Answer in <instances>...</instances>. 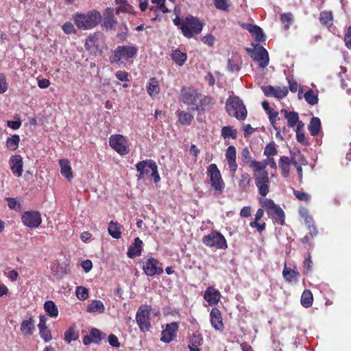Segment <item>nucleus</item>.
Here are the masks:
<instances>
[{
	"mask_svg": "<svg viewBox=\"0 0 351 351\" xmlns=\"http://www.w3.org/2000/svg\"><path fill=\"white\" fill-rule=\"evenodd\" d=\"M76 27L80 29H91L99 25L101 21V15L99 12L92 10L86 12H77L72 16Z\"/></svg>",
	"mask_w": 351,
	"mask_h": 351,
	"instance_id": "1",
	"label": "nucleus"
},
{
	"mask_svg": "<svg viewBox=\"0 0 351 351\" xmlns=\"http://www.w3.org/2000/svg\"><path fill=\"white\" fill-rule=\"evenodd\" d=\"M227 112L231 117L238 119L243 120L247 116V110L243 105L242 100L237 96H230L226 104Z\"/></svg>",
	"mask_w": 351,
	"mask_h": 351,
	"instance_id": "2",
	"label": "nucleus"
},
{
	"mask_svg": "<svg viewBox=\"0 0 351 351\" xmlns=\"http://www.w3.org/2000/svg\"><path fill=\"white\" fill-rule=\"evenodd\" d=\"M204 23L193 16H186L183 20L180 29L184 36L191 38L195 34H199Z\"/></svg>",
	"mask_w": 351,
	"mask_h": 351,
	"instance_id": "3",
	"label": "nucleus"
},
{
	"mask_svg": "<svg viewBox=\"0 0 351 351\" xmlns=\"http://www.w3.org/2000/svg\"><path fill=\"white\" fill-rule=\"evenodd\" d=\"M152 307L145 306L140 307L136 314V321L142 332H148L151 328L150 312Z\"/></svg>",
	"mask_w": 351,
	"mask_h": 351,
	"instance_id": "4",
	"label": "nucleus"
},
{
	"mask_svg": "<svg viewBox=\"0 0 351 351\" xmlns=\"http://www.w3.org/2000/svg\"><path fill=\"white\" fill-rule=\"evenodd\" d=\"M207 173L210 177L212 187L219 194L221 193L224 189V182L217 166L215 164L210 165Z\"/></svg>",
	"mask_w": 351,
	"mask_h": 351,
	"instance_id": "5",
	"label": "nucleus"
},
{
	"mask_svg": "<svg viewBox=\"0 0 351 351\" xmlns=\"http://www.w3.org/2000/svg\"><path fill=\"white\" fill-rule=\"evenodd\" d=\"M203 243L208 247H215L216 249H225L227 247L225 237L218 232H212L204 237Z\"/></svg>",
	"mask_w": 351,
	"mask_h": 351,
	"instance_id": "6",
	"label": "nucleus"
},
{
	"mask_svg": "<svg viewBox=\"0 0 351 351\" xmlns=\"http://www.w3.org/2000/svg\"><path fill=\"white\" fill-rule=\"evenodd\" d=\"M251 52V57L253 60L257 62L261 68L266 67L269 64V55L267 50L262 46L256 45L252 50L247 49Z\"/></svg>",
	"mask_w": 351,
	"mask_h": 351,
	"instance_id": "7",
	"label": "nucleus"
},
{
	"mask_svg": "<svg viewBox=\"0 0 351 351\" xmlns=\"http://www.w3.org/2000/svg\"><path fill=\"white\" fill-rule=\"evenodd\" d=\"M109 145L121 155H125L130 151L127 140L121 134L112 135L109 139Z\"/></svg>",
	"mask_w": 351,
	"mask_h": 351,
	"instance_id": "8",
	"label": "nucleus"
},
{
	"mask_svg": "<svg viewBox=\"0 0 351 351\" xmlns=\"http://www.w3.org/2000/svg\"><path fill=\"white\" fill-rule=\"evenodd\" d=\"M253 176L259 194L263 197H265L269 191L268 173L267 171H262L261 173H254Z\"/></svg>",
	"mask_w": 351,
	"mask_h": 351,
	"instance_id": "9",
	"label": "nucleus"
},
{
	"mask_svg": "<svg viewBox=\"0 0 351 351\" xmlns=\"http://www.w3.org/2000/svg\"><path fill=\"white\" fill-rule=\"evenodd\" d=\"M143 269L146 275L154 276V275H160L163 273L162 263L157 259L150 257L144 263Z\"/></svg>",
	"mask_w": 351,
	"mask_h": 351,
	"instance_id": "10",
	"label": "nucleus"
},
{
	"mask_svg": "<svg viewBox=\"0 0 351 351\" xmlns=\"http://www.w3.org/2000/svg\"><path fill=\"white\" fill-rule=\"evenodd\" d=\"M137 48L134 46H119L114 51L113 62H119L122 58H130L137 53Z\"/></svg>",
	"mask_w": 351,
	"mask_h": 351,
	"instance_id": "11",
	"label": "nucleus"
},
{
	"mask_svg": "<svg viewBox=\"0 0 351 351\" xmlns=\"http://www.w3.org/2000/svg\"><path fill=\"white\" fill-rule=\"evenodd\" d=\"M22 221L29 228H36L42 221L40 213L38 211H26L22 216Z\"/></svg>",
	"mask_w": 351,
	"mask_h": 351,
	"instance_id": "12",
	"label": "nucleus"
},
{
	"mask_svg": "<svg viewBox=\"0 0 351 351\" xmlns=\"http://www.w3.org/2000/svg\"><path fill=\"white\" fill-rule=\"evenodd\" d=\"M261 90L266 97H274L277 99H282L288 94V90L286 87L263 86Z\"/></svg>",
	"mask_w": 351,
	"mask_h": 351,
	"instance_id": "13",
	"label": "nucleus"
},
{
	"mask_svg": "<svg viewBox=\"0 0 351 351\" xmlns=\"http://www.w3.org/2000/svg\"><path fill=\"white\" fill-rule=\"evenodd\" d=\"M178 329V324L177 322L167 324L165 328L162 331L160 341L164 343H169L173 341L176 335Z\"/></svg>",
	"mask_w": 351,
	"mask_h": 351,
	"instance_id": "14",
	"label": "nucleus"
},
{
	"mask_svg": "<svg viewBox=\"0 0 351 351\" xmlns=\"http://www.w3.org/2000/svg\"><path fill=\"white\" fill-rule=\"evenodd\" d=\"M236 156L237 151L235 147L233 145L228 147L226 152V158L232 177L235 175L238 167L236 162Z\"/></svg>",
	"mask_w": 351,
	"mask_h": 351,
	"instance_id": "15",
	"label": "nucleus"
},
{
	"mask_svg": "<svg viewBox=\"0 0 351 351\" xmlns=\"http://www.w3.org/2000/svg\"><path fill=\"white\" fill-rule=\"evenodd\" d=\"M210 317L212 326L217 330H222L223 324L220 311L217 308H213L210 311Z\"/></svg>",
	"mask_w": 351,
	"mask_h": 351,
	"instance_id": "16",
	"label": "nucleus"
},
{
	"mask_svg": "<svg viewBox=\"0 0 351 351\" xmlns=\"http://www.w3.org/2000/svg\"><path fill=\"white\" fill-rule=\"evenodd\" d=\"M299 276V271L296 267L292 269L288 267L287 263H285L282 276L287 282L289 283H296L298 282Z\"/></svg>",
	"mask_w": 351,
	"mask_h": 351,
	"instance_id": "17",
	"label": "nucleus"
},
{
	"mask_svg": "<svg viewBox=\"0 0 351 351\" xmlns=\"http://www.w3.org/2000/svg\"><path fill=\"white\" fill-rule=\"evenodd\" d=\"M10 169L13 173L20 177L23 173V160L19 155L13 156L10 158Z\"/></svg>",
	"mask_w": 351,
	"mask_h": 351,
	"instance_id": "18",
	"label": "nucleus"
},
{
	"mask_svg": "<svg viewBox=\"0 0 351 351\" xmlns=\"http://www.w3.org/2000/svg\"><path fill=\"white\" fill-rule=\"evenodd\" d=\"M220 293L213 287H209L205 291L204 298L209 305H215L218 303L220 299Z\"/></svg>",
	"mask_w": 351,
	"mask_h": 351,
	"instance_id": "19",
	"label": "nucleus"
},
{
	"mask_svg": "<svg viewBox=\"0 0 351 351\" xmlns=\"http://www.w3.org/2000/svg\"><path fill=\"white\" fill-rule=\"evenodd\" d=\"M199 94L196 90H183L181 95L182 101L187 105H196Z\"/></svg>",
	"mask_w": 351,
	"mask_h": 351,
	"instance_id": "20",
	"label": "nucleus"
},
{
	"mask_svg": "<svg viewBox=\"0 0 351 351\" xmlns=\"http://www.w3.org/2000/svg\"><path fill=\"white\" fill-rule=\"evenodd\" d=\"M269 217H271L274 221L278 224L282 225L285 222V215L282 209L278 205L271 211H267Z\"/></svg>",
	"mask_w": 351,
	"mask_h": 351,
	"instance_id": "21",
	"label": "nucleus"
},
{
	"mask_svg": "<svg viewBox=\"0 0 351 351\" xmlns=\"http://www.w3.org/2000/svg\"><path fill=\"white\" fill-rule=\"evenodd\" d=\"M117 24V19L113 16V10L107 8L104 13V25L107 29H114Z\"/></svg>",
	"mask_w": 351,
	"mask_h": 351,
	"instance_id": "22",
	"label": "nucleus"
},
{
	"mask_svg": "<svg viewBox=\"0 0 351 351\" xmlns=\"http://www.w3.org/2000/svg\"><path fill=\"white\" fill-rule=\"evenodd\" d=\"M251 176L247 172H242L240 178L238 180V187L241 192H247L250 187Z\"/></svg>",
	"mask_w": 351,
	"mask_h": 351,
	"instance_id": "23",
	"label": "nucleus"
},
{
	"mask_svg": "<svg viewBox=\"0 0 351 351\" xmlns=\"http://www.w3.org/2000/svg\"><path fill=\"white\" fill-rule=\"evenodd\" d=\"M142 245L143 241L138 237H136L133 244L128 248V256L134 258L140 256L142 252Z\"/></svg>",
	"mask_w": 351,
	"mask_h": 351,
	"instance_id": "24",
	"label": "nucleus"
},
{
	"mask_svg": "<svg viewBox=\"0 0 351 351\" xmlns=\"http://www.w3.org/2000/svg\"><path fill=\"white\" fill-rule=\"evenodd\" d=\"M20 330L24 335H32L35 330L34 319L31 317L23 320L21 324Z\"/></svg>",
	"mask_w": 351,
	"mask_h": 351,
	"instance_id": "25",
	"label": "nucleus"
},
{
	"mask_svg": "<svg viewBox=\"0 0 351 351\" xmlns=\"http://www.w3.org/2000/svg\"><path fill=\"white\" fill-rule=\"evenodd\" d=\"M244 27L251 34H252L253 36H254L256 41L261 42L265 40V34L263 32V29L260 27L257 26L256 25H252L249 23L245 24Z\"/></svg>",
	"mask_w": 351,
	"mask_h": 351,
	"instance_id": "26",
	"label": "nucleus"
},
{
	"mask_svg": "<svg viewBox=\"0 0 351 351\" xmlns=\"http://www.w3.org/2000/svg\"><path fill=\"white\" fill-rule=\"evenodd\" d=\"M215 104L214 99L210 96H204L199 102V105H195L192 108L193 110H205L212 108Z\"/></svg>",
	"mask_w": 351,
	"mask_h": 351,
	"instance_id": "27",
	"label": "nucleus"
},
{
	"mask_svg": "<svg viewBox=\"0 0 351 351\" xmlns=\"http://www.w3.org/2000/svg\"><path fill=\"white\" fill-rule=\"evenodd\" d=\"M151 160H143L136 165V170L140 173L138 179L143 178L145 176L149 175V171L151 170L149 168Z\"/></svg>",
	"mask_w": 351,
	"mask_h": 351,
	"instance_id": "28",
	"label": "nucleus"
},
{
	"mask_svg": "<svg viewBox=\"0 0 351 351\" xmlns=\"http://www.w3.org/2000/svg\"><path fill=\"white\" fill-rule=\"evenodd\" d=\"M280 112L284 114L285 119L287 120V125L289 127L292 128L298 122L299 116L297 112L294 111L289 112L286 109H282Z\"/></svg>",
	"mask_w": 351,
	"mask_h": 351,
	"instance_id": "29",
	"label": "nucleus"
},
{
	"mask_svg": "<svg viewBox=\"0 0 351 351\" xmlns=\"http://www.w3.org/2000/svg\"><path fill=\"white\" fill-rule=\"evenodd\" d=\"M203 343V338L201 335L194 333L190 337L188 348L191 351H199V347Z\"/></svg>",
	"mask_w": 351,
	"mask_h": 351,
	"instance_id": "30",
	"label": "nucleus"
},
{
	"mask_svg": "<svg viewBox=\"0 0 351 351\" xmlns=\"http://www.w3.org/2000/svg\"><path fill=\"white\" fill-rule=\"evenodd\" d=\"M291 159L287 156H282L279 160V167L281 169L282 175L284 178H287L289 175L290 165Z\"/></svg>",
	"mask_w": 351,
	"mask_h": 351,
	"instance_id": "31",
	"label": "nucleus"
},
{
	"mask_svg": "<svg viewBox=\"0 0 351 351\" xmlns=\"http://www.w3.org/2000/svg\"><path fill=\"white\" fill-rule=\"evenodd\" d=\"M59 162L61 168L60 171L62 175L69 180H71L73 178V173L69 160L66 159H61L60 160Z\"/></svg>",
	"mask_w": 351,
	"mask_h": 351,
	"instance_id": "32",
	"label": "nucleus"
},
{
	"mask_svg": "<svg viewBox=\"0 0 351 351\" xmlns=\"http://www.w3.org/2000/svg\"><path fill=\"white\" fill-rule=\"evenodd\" d=\"M87 311L89 313H103L105 311V306L101 300H95L88 306Z\"/></svg>",
	"mask_w": 351,
	"mask_h": 351,
	"instance_id": "33",
	"label": "nucleus"
},
{
	"mask_svg": "<svg viewBox=\"0 0 351 351\" xmlns=\"http://www.w3.org/2000/svg\"><path fill=\"white\" fill-rule=\"evenodd\" d=\"M321 128V121L318 117H313L308 125V130L313 136L318 134Z\"/></svg>",
	"mask_w": 351,
	"mask_h": 351,
	"instance_id": "34",
	"label": "nucleus"
},
{
	"mask_svg": "<svg viewBox=\"0 0 351 351\" xmlns=\"http://www.w3.org/2000/svg\"><path fill=\"white\" fill-rule=\"evenodd\" d=\"M147 90L151 97L156 95L160 91L159 83L155 77H152L147 86Z\"/></svg>",
	"mask_w": 351,
	"mask_h": 351,
	"instance_id": "35",
	"label": "nucleus"
},
{
	"mask_svg": "<svg viewBox=\"0 0 351 351\" xmlns=\"http://www.w3.org/2000/svg\"><path fill=\"white\" fill-rule=\"evenodd\" d=\"M313 301V297L311 291L310 290L305 289L301 296V304L305 308H308L312 305Z\"/></svg>",
	"mask_w": 351,
	"mask_h": 351,
	"instance_id": "36",
	"label": "nucleus"
},
{
	"mask_svg": "<svg viewBox=\"0 0 351 351\" xmlns=\"http://www.w3.org/2000/svg\"><path fill=\"white\" fill-rule=\"evenodd\" d=\"M44 308L49 315L52 317H56L58 315V307L51 300H48L45 302Z\"/></svg>",
	"mask_w": 351,
	"mask_h": 351,
	"instance_id": "37",
	"label": "nucleus"
},
{
	"mask_svg": "<svg viewBox=\"0 0 351 351\" xmlns=\"http://www.w3.org/2000/svg\"><path fill=\"white\" fill-rule=\"evenodd\" d=\"M171 58L179 66H182L186 60V54L182 53L178 49L173 51L171 53Z\"/></svg>",
	"mask_w": 351,
	"mask_h": 351,
	"instance_id": "38",
	"label": "nucleus"
},
{
	"mask_svg": "<svg viewBox=\"0 0 351 351\" xmlns=\"http://www.w3.org/2000/svg\"><path fill=\"white\" fill-rule=\"evenodd\" d=\"M20 137L17 134H14L8 138L6 141V147L11 151H14L19 147Z\"/></svg>",
	"mask_w": 351,
	"mask_h": 351,
	"instance_id": "39",
	"label": "nucleus"
},
{
	"mask_svg": "<svg viewBox=\"0 0 351 351\" xmlns=\"http://www.w3.org/2000/svg\"><path fill=\"white\" fill-rule=\"evenodd\" d=\"M51 272L57 279L62 278L67 274L66 269L60 265L59 263H55L51 266Z\"/></svg>",
	"mask_w": 351,
	"mask_h": 351,
	"instance_id": "40",
	"label": "nucleus"
},
{
	"mask_svg": "<svg viewBox=\"0 0 351 351\" xmlns=\"http://www.w3.org/2000/svg\"><path fill=\"white\" fill-rule=\"evenodd\" d=\"M303 97L308 104L312 106L317 104L319 101L317 94H316L312 89H310L306 92L304 94Z\"/></svg>",
	"mask_w": 351,
	"mask_h": 351,
	"instance_id": "41",
	"label": "nucleus"
},
{
	"mask_svg": "<svg viewBox=\"0 0 351 351\" xmlns=\"http://www.w3.org/2000/svg\"><path fill=\"white\" fill-rule=\"evenodd\" d=\"M178 120L182 125H191L193 116L185 111H179L178 112Z\"/></svg>",
	"mask_w": 351,
	"mask_h": 351,
	"instance_id": "42",
	"label": "nucleus"
},
{
	"mask_svg": "<svg viewBox=\"0 0 351 351\" xmlns=\"http://www.w3.org/2000/svg\"><path fill=\"white\" fill-rule=\"evenodd\" d=\"M108 233L114 239H119L121 237L120 226L117 223L111 221L109 223Z\"/></svg>",
	"mask_w": 351,
	"mask_h": 351,
	"instance_id": "43",
	"label": "nucleus"
},
{
	"mask_svg": "<svg viewBox=\"0 0 351 351\" xmlns=\"http://www.w3.org/2000/svg\"><path fill=\"white\" fill-rule=\"evenodd\" d=\"M237 130L230 126H224L221 129V136L223 138L231 137L234 139L237 138Z\"/></svg>",
	"mask_w": 351,
	"mask_h": 351,
	"instance_id": "44",
	"label": "nucleus"
},
{
	"mask_svg": "<svg viewBox=\"0 0 351 351\" xmlns=\"http://www.w3.org/2000/svg\"><path fill=\"white\" fill-rule=\"evenodd\" d=\"M319 21L322 24L330 26L332 25V15L330 12H322L319 15Z\"/></svg>",
	"mask_w": 351,
	"mask_h": 351,
	"instance_id": "45",
	"label": "nucleus"
},
{
	"mask_svg": "<svg viewBox=\"0 0 351 351\" xmlns=\"http://www.w3.org/2000/svg\"><path fill=\"white\" fill-rule=\"evenodd\" d=\"M267 166L266 162H257L252 160L250 162V167L253 168L254 173H261L262 171H266L265 167Z\"/></svg>",
	"mask_w": 351,
	"mask_h": 351,
	"instance_id": "46",
	"label": "nucleus"
},
{
	"mask_svg": "<svg viewBox=\"0 0 351 351\" xmlns=\"http://www.w3.org/2000/svg\"><path fill=\"white\" fill-rule=\"evenodd\" d=\"M90 337L93 339V343H98L101 339H104L106 335L97 328H92L90 332Z\"/></svg>",
	"mask_w": 351,
	"mask_h": 351,
	"instance_id": "47",
	"label": "nucleus"
},
{
	"mask_svg": "<svg viewBox=\"0 0 351 351\" xmlns=\"http://www.w3.org/2000/svg\"><path fill=\"white\" fill-rule=\"evenodd\" d=\"M280 20L285 25V28L288 29L293 21V17L291 13H285L281 15Z\"/></svg>",
	"mask_w": 351,
	"mask_h": 351,
	"instance_id": "48",
	"label": "nucleus"
},
{
	"mask_svg": "<svg viewBox=\"0 0 351 351\" xmlns=\"http://www.w3.org/2000/svg\"><path fill=\"white\" fill-rule=\"evenodd\" d=\"M78 334L75 332L73 328H69L64 333V340L68 343H71L72 341L76 340Z\"/></svg>",
	"mask_w": 351,
	"mask_h": 351,
	"instance_id": "49",
	"label": "nucleus"
},
{
	"mask_svg": "<svg viewBox=\"0 0 351 351\" xmlns=\"http://www.w3.org/2000/svg\"><path fill=\"white\" fill-rule=\"evenodd\" d=\"M149 168L152 171V174L150 176L154 178L155 183L158 182L160 178L158 172L157 165L154 160H151Z\"/></svg>",
	"mask_w": 351,
	"mask_h": 351,
	"instance_id": "50",
	"label": "nucleus"
},
{
	"mask_svg": "<svg viewBox=\"0 0 351 351\" xmlns=\"http://www.w3.org/2000/svg\"><path fill=\"white\" fill-rule=\"evenodd\" d=\"M76 295L80 300H84L88 297V291L84 287H77L76 289Z\"/></svg>",
	"mask_w": 351,
	"mask_h": 351,
	"instance_id": "51",
	"label": "nucleus"
},
{
	"mask_svg": "<svg viewBox=\"0 0 351 351\" xmlns=\"http://www.w3.org/2000/svg\"><path fill=\"white\" fill-rule=\"evenodd\" d=\"M40 337L45 341H49L52 337L50 330L47 328H38Z\"/></svg>",
	"mask_w": 351,
	"mask_h": 351,
	"instance_id": "52",
	"label": "nucleus"
},
{
	"mask_svg": "<svg viewBox=\"0 0 351 351\" xmlns=\"http://www.w3.org/2000/svg\"><path fill=\"white\" fill-rule=\"evenodd\" d=\"M293 194L299 200L304 202L310 201L311 196L305 192L294 190Z\"/></svg>",
	"mask_w": 351,
	"mask_h": 351,
	"instance_id": "53",
	"label": "nucleus"
},
{
	"mask_svg": "<svg viewBox=\"0 0 351 351\" xmlns=\"http://www.w3.org/2000/svg\"><path fill=\"white\" fill-rule=\"evenodd\" d=\"M276 154H277V150L273 144L269 143L266 145V147L265 148V151H264L265 156H267V157L273 156H275Z\"/></svg>",
	"mask_w": 351,
	"mask_h": 351,
	"instance_id": "54",
	"label": "nucleus"
},
{
	"mask_svg": "<svg viewBox=\"0 0 351 351\" xmlns=\"http://www.w3.org/2000/svg\"><path fill=\"white\" fill-rule=\"evenodd\" d=\"M241 156L243 162L250 163L252 162L251 154L247 147H245L242 149Z\"/></svg>",
	"mask_w": 351,
	"mask_h": 351,
	"instance_id": "55",
	"label": "nucleus"
},
{
	"mask_svg": "<svg viewBox=\"0 0 351 351\" xmlns=\"http://www.w3.org/2000/svg\"><path fill=\"white\" fill-rule=\"evenodd\" d=\"M215 8L221 10H228V0H214Z\"/></svg>",
	"mask_w": 351,
	"mask_h": 351,
	"instance_id": "56",
	"label": "nucleus"
},
{
	"mask_svg": "<svg viewBox=\"0 0 351 351\" xmlns=\"http://www.w3.org/2000/svg\"><path fill=\"white\" fill-rule=\"evenodd\" d=\"M62 30L66 34H70L72 33H75L76 30L74 27L73 24L71 22H66L62 26Z\"/></svg>",
	"mask_w": 351,
	"mask_h": 351,
	"instance_id": "57",
	"label": "nucleus"
},
{
	"mask_svg": "<svg viewBox=\"0 0 351 351\" xmlns=\"http://www.w3.org/2000/svg\"><path fill=\"white\" fill-rule=\"evenodd\" d=\"M263 206L266 208V211H271L274 208V207H276L278 205H276L274 201L271 199H265L262 201Z\"/></svg>",
	"mask_w": 351,
	"mask_h": 351,
	"instance_id": "58",
	"label": "nucleus"
},
{
	"mask_svg": "<svg viewBox=\"0 0 351 351\" xmlns=\"http://www.w3.org/2000/svg\"><path fill=\"white\" fill-rule=\"evenodd\" d=\"M8 90V84L5 77L0 73V94L4 93Z\"/></svg>",
	"mask_w": 351,
	"mask_h": 351,
	"instance_id": "59",
	"label": "nucleus"
},
{
	"mask_svg": "<svg viewBox=\"0 0 351 351\" xmlns=\"http://www.w3.org/2000/svg\"><path fill=\"white\" fill-rule=\"evenodd\" d=\"M228 70L231 72H237L240 70V66L239 64L233 62L231 60H228V66H227Z\"/></svg>",
	"mask_w": 351,
	"mask_h": 351,
	"instance_id": "60",
	"label": "nucleus"
},
{
	"mask_svg": "<svg viewBox=\"0 0 351 351\" xmlns=\"http://www.w3.org/2000/svg\"><path fill=\"white\" fill-rule=\"evenodd\" d=\"M268 114H269V121L271 122V123L273 125V127H274L276 121L278 119H279L278 112L277 111H275V110H270Z\"/></svg>",
	"mask_w": 351,
	"mask_h": 351,
	"instance_id": "61",
	"label": "nucleus"
},
{
	"mask_svg": "<svg viewBox=\"0 0 351 351\" xmlns=\"http://www.w3.org/2000/svg\"><path fill=\"white\" fill-rule=\"evenodd\" d=\"M95 44V36H89L86 38L85 47L86 49H90Z\"/></svg>",
	"mask_w": 351,
	"mask_h": 351,
	"instance_id": "62",
	"label": "nucleus"
},
{
	"mask_svg": "<svg viewBox=\"0 0 351 351\" xmlns=\"http://www.w3.org/2000/svg\"><path fill=\"white\" fill-rule=\"evenodd\" d=\"M346 46L351 49V25L348 27L347 32L344 37Z\"/></svg>",
	"mask_w": 351,
	"mask_h": 351,
	"instance_id": "63",
	"label": "nucleus"
},
{
	"mask_svg": "<svg viewBox=\"0 0 351 351\" xmlns=\"http://www.w3.org/2000/svg\"><path fill=\"white\" fill-rule=\"evenodd\" d=\"M108 342L113 347L117 348L120 346L117 337L113 334H110L108 336Z\"/></svg>",
	"mask_w": 351,
	"mask_h": 351,
	"instance_id": "64",
	"label": "nucleus"
}]
</instances>
